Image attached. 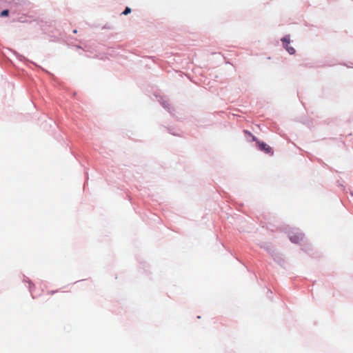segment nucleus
<instances>
[{
	"label": "nucleus",
	"instance_id": "obj_1",
	"mask_svg": "<svg viewBox=\"0 0 353 353\" xmlns=\"http://www.w3.org/2000/svg\"><path fill=\"white\" fill-rule=\"evenodd\" d=\"M281 41L283 43V46L285 50L290 54H294L295 53V49L293 47L290 46V36H285L281 39Z\"/></svg>",
	"mask_w": 353,
	"mask_h": 353
},
{
	"label": "nucleus",
	"instance_id": "obj_2",
	"mask_svg": "<svg viewBox=\"0 0 353 353\" xmlns=\"http://www.w3.org/2000/svg\"><path fill=\"white\" fill-rule=\"evenodd\" d=\"M304 236L302 233L297 232L290 234V239L292 243H299L303 241Z\"/></svg>",
	"mask_w": 353,
	"mask_h": 353
},
{
	"label": "nucleus",
	"instance_id": "obj_3",
	"mask_svg": "<svg viewBox=\"0 0 353 353\" xmlns=\"http://www.w3.org/2000/svg\"><path fill=\"white\" fill-rule=\"evenodd\" d=\"M257 143H258L259 148L261 150L264 151L266 153L271 152L272 148L268 145H267L265 143H263V142L261 143V142L258 141Z\"/></svg>",
	"mask_w": 353,
	"mask_h": 353
},
{
	"label": "nucleus",
	"instance_id": "obj_4",
	"mask_svg": "<svg viewBox=\"0 0 353 353\" xmlns=\"http://www.w3.org/2000/svg\"><path fill=\"white\" fill-rule=\"evenodd\" d=\"M130 12H131V9L129 7H126L122 14L124 15H127Z\"/></svg>",
	"mask_w": 353,
	"mask_h": 353
},
{
	"label": "nucleus",
	"instance_id": "obj_5",
	"mask_svg": "<svg viewBox=\"0 0 353 353\" xmlns=\"http://www.w3.org/2000/svg\"><path fill=\"white\" fill-rule=\"evenodd\" d=\"M8 10H3L1 13V17H5V16H8Z\"/></svg>",
	"mask_w": 353,
	"mask_h": 353
},
{
	"label": "nucleus",
	"instance_id": "obj_6",
	"mask_svg": "<svg viewBox=\"0 0 353 353\" xmlns=\"http://www.w3.org/2000/svg\"><path fill=\"white\" fill-rule=\"evenodd\" d=\"M244 132L250 135L252 137L253 141H256V138L254 136H253L250 132H248L247 130H245Z\"/></svg>",
	"mask_w": 353,
	"mask_h": 353
}]
</instances>
